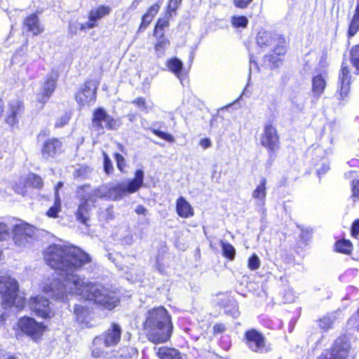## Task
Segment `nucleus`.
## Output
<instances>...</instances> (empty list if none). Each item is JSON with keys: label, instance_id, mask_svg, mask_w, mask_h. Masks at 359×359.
Returning a JSON list of instances; mask_svg holds the SVG:
<instances>
[{"label": "nucleus", "instance_id": "f704fd0d", "mask_svg": "<svg viewBox=\"0 0 359 359\" xmlns=\"http://www.w3.org/2000/svg\"><path fill=\"white\" fill-rule=\"evenodd\" d=\"M221 246L224 256L230 260H233L236 255V250L234 247L232 245L223 241H221Z\"/></svg>", "mask_w": 359, "mask_h": 359}, {"label": "nucleus", "instance_id": "0eeeda50", "mask_svg": "<svg viewBox=\"0 0 359 359\" xmlns=\"http://www.w3.org/2000/svg\"><path fill=\"white\" fill-rule=\"evenodd\" d=\"M92 122L93 126L99 130H103L104 128L116 130L120 126V121L109 115L102 107L94 111Z\"/></svg>", "mask_w": 359, "mask_h": 359}, {"label": "nucleus", "instance_id": "603ef678", "mask_svg": "<svg viewBox=\"0 0 359 359\" xmlns=\"http://www.w3.org/2000/svg\"><path fill=\"white\" fill-rule=\"evenodd\" d=\"M152 20H153V18L151 15L145 13L142 16V22H141V25L140 27V29H146L148 27V25L150 24V22H151Z\"/></svg>", "mask_w": 359, "mask_h": 359}, {"label": "nucleus", "instance_id": "9b49d317", "mask_svg": "<svg viewBox=\"0 0 359 359\" xmlns=\"http://www.w3.org/2000/svg\"><path fill=\"white\" fill-rule=\"evenodd\" d=\"M97 85L93 81L85 83L81 90L76 95L77 102L82 107L93 104L96 100Z\"/></svg>", "mask_w": 359, "mask_h": 359}, {"label": "nucleus", "instance_id": "bb28decb", "mask_svg": "<svg viewBox=\"0 0 359 359\" xmlns=\"http://www.w3.org/2000/svg\"><path fill=\"white\" fill-rule=\"evenodd\" d=\"M111 11V8L109 6H99L97 8L91 9L89 13L88 18L90 21H97L104 16L109 15Z\"/></svg>", "mask_w": 359, "mask_h": 359}, {"label": "nucleus", "instance_id": "a878e982", "mask_svg": "<svg viewBox=\"0 0 359 359\" xmlns=\"http://www.w3.org/2000/svg\"><path fill=\"white\" fill-rule=\"evenodd\" d=\"M326 86V82L323 75L318 74L313 77L312 79V93L313 96L319 97Z\"/></svg>", "mask_w": 359, "mask_h": 359}, {"label": "nucleus", "instance_id": "5701e85b", "mask_svg": "<svg viewBox=\"0 0 359 359\" xmlns=\"http://www.w3.org/2000/svg\"><path fill=\"white\" fill-rule=\"evenodd\" d=\"M166 67L172 72L183 84L184 75L182 74L183 62L177 57H172L167 60Z\"/></svg>", "mask_w": 359, "mask_h": 359}, {"label": "nucleus", "instance_id": "6ab92c4d", "mask_svg": "<svg viewBox=\"0 0 359 359\" xmlns=\"http://www.w3.org/2000/svg\"><path fill=\"white\" fill-rule=\"evenodd\" d=\"M23 109L22 103L18 100L10 101L8 104V114L6 121L10 126H13L18 123L17 116Z\"/></svg>", "mask_w": 359, "mask_h": 359}, {"label": "nucleus", "instance_id": "2eb2a0df", "mask_svg": "<svg viewBox=\"0 0 359 359\" xmlns=\"http://www.w3.org/2000/svg\"><path fill=\"white\" fill-rule=\"evenodd\" d=\"M121 335V327L118 324L114 323L100 337L104 341L105 346L113 347L116 346L120 341Z\"/></svg>", "mask_w": 359, "mask_h": 359}, {"label": "nucleus", "instance_id": "2f4dec72", "mask_svg": "<svg viewBox=\"0 0 359 359\" xmlns=\"http://www.w3.org/2000/svg\"><path fill=\"white\" fill-rule=\"evenodd\" d=\"M61 211V201L59 194H55V202L52 207L47 211L46 215L49 217L55 218L57 217L58 213Z\"/></svg>", "mask_w": 359, "mask_h": 359}, {"label": "nucleus", "instance_id": "9d476101", "mask_svg": "<svg viewBox=\"0 0 359 359\" xmlns=\"http://www.w3.org/2000/svg\"><path fill=\"white\" fill-rule=\"evenodd\" d=\"M29 305L36 316L43 318H50L54 315L49 300L40 294L30 298Z\"/></svg>", "mask_w": 359, "mask_h": 359}, {"label": "nucleus", "instance_id": "a19ab883", "mask_svg": "<svg viewBox=\"0 0 359 359\" xmlns=\"http://www.w3.org/2000/svg\"><path fill=\"white\" fill-rule=\"evenodd\" d=\"M330 170V164L327 159H323L320 165H317V173L320 178L322 175H325Z\"/></svg>", "mask_w": 359, "mask_h": 359}, {"label": "nucleus", "instance_id": "3c124183", "mask_svg": "<svg viewBox=\"0 0 359 359\" xmlns=\"http://www.w3.org/2000/svg\"><path fill=\"white\" fill-rule=\"evenodd\" d=\"M161 3H162L161 0H159L158 2L154 4L153 6H150L146 14L149 15L152 18H154L158 12V11L161 8Z\"/></svg>", "mask_w": 359, "mask_h": 359}, {"label": "nucleus", "instance_id": "13d9d810", "mask_svg": "<svg viewBox=\"0 0 359 359\" xmlns=\"http://www.w3.org/2000/svg\"><path fill=\"white\" fill-rule=\"evenodd\" d=\"M352 187L353 195L359 198V180H353Z\"/></svg>", "mask_w": 359, "mask_h": 359}, {"label": "nucleus", "instance_id": "72a5a7b5", "mask_svg": "<svg viewBox=\"0 0 359 359\" xmlns=\"http://www.w3.org/2000/svg\"><path fill=\"white\" fill-rule=\"evenodd\" d=\"M335 249L339 252L349 254L352 250V244L347 240L339 241L335 243Z\"/></svg>", "mask_w": 359, "mask_h": 359}, {"label": "nucleus", "instance_id": "bf43d9fd", "mask_svg": "<svg viewBox=\"0 0 359 359\" xmlns=\"http://www.w3.org/2000/svg\"><path fill=\"white\" fill-rule=\"evenodd\" d=\"M97 26V24L96 23L95 21H90L89 20L88 22L84 23V24H82L81 25V29L83 30V29H92L93 27H95Z\"/></svg>", "mask_w": 359, "mask_h": 359}, {"label": "nucleus", "instance_id": "ddd939ff", "mask_svg": "<svg viewBox=\"0 0 359 359\" xmlns=\"http://www.w3.org/2000/svg\"><path fill=\"white\" fill-rule=\"evenodd\" d=\"M62 151V143L57 138H50L44 142L41 148V156L44 160L55 158Z\"/></svg>", "mask_w": 359, "mask_h": 359}, {"label": "nucleus", "instance_id": "4d7b16f0", "mask_svg": "<svg viewBox=\"0 0 359 359\" xmlns=\"http://www.w3.org/2000/svg\"><path fill=\"white\" fill-rule=\"evenodd\" d=\"M351 234L353 237H356L359 235V219H356L353 222L351 226Z\"/></svg>", "mask_w": 359, "mask_h": 359}, {"label": "nucleus", "instance_id": "de8ad7c7", "mask_svg": "<svg viewBox=\"0 0 359 359\" xmlns=\"http://www.w3.org/2000/svg\"><path fill=\"white\" fill-rule=\"evenodd\" d=\"M281 57L282 56H278L276 55L271 54L268 55L264 57L265 62H271L273 66L278 67L281 62Z\"/></svg>", "mask_w": 359, "mask_h": 359}, {"label": "nucleus", "instance_id": "4c0bfd02", "mask_svg": "<svg viewBox=\"0 0 359 359\" xmlns=\"http://www.w3.org/2000/svg\"><path fill=\"white\" fill-rule=\"evenodd\" d=\"M231 23L234 27L245 28L248 24V19L243 15L233 16L231 18Z\"/></svg>", "mask_w": 359, "mask_h": 359}, {"label": "nucleus", "instance_id": "864d4df0", "mask_svg": "<svg viewBox=\"0 0 359 359\" xmlns=\"http://www.w3.org/2000/svg\"><path fill=\"white\" fill-rule=\"evenodd\" d=\"M253 0H233V5L239 8H247Z\"/></svg>", "mask_w": 359, "mask_h": 359}, {"label": "nucleus", "instance_id": "1a4fd4ad", "mask_svg": "<svg viewBox=\"0 0 359 359\" xmlns=\"http://www.w3.org/2000/svg\"><path fill=\"white\" fill-rule=\"evenodd\" d=\"M34 235V229L27 223H20L13 229V241L19 247H25L31 242Z\"/></svg>", "mask_w": 359, "mask_h": 359}, {"label": "nucleus", "instance_id": "473e14b6", "mask_svg": "<svg viewBox=\"0 0 359 359\" xmlns=\"http://www.w3.org/2000/svg\"><path fill=\"white\" fill-rule=\"evenodd\" d=\"M169 45V40L161 36L155 45V51L158 57H162L165 54V51L168 48Z\"/></svg>", "mask_w": 359, "mask_h": 359}, {"label": "nucleus", "instance_id": "aec40b11", "mask_svg": "<svg viewBox=\"0 0 359 359\" xmlns=\"http://www.w3.org/2000/svg\"><path fill=\"white\" fill-rule=\"evenodd\" d=\"M176 211L177 215L182 218H189L194 215L193 208L183 196H180L177 200Z\"/></svg>", "mask_w": 359, "mask_h": 359}, {"label": "nucleus", "instance_id": "4be33fe9", "mask_svg": "<svg viewBox=\"0 0 359 359\" xmlns=\"http://www.w3.org/2000/svg\"><path fill=\"white\" fill-rule=\"evenodd\" d=\"M266 180L264 177H262L259 184L257 186L256 189L252 191V198L257 201V205L261 207H263L265 205L266 196Z\"/></svg>", "mask_w": 359, "mask_h": 359}, {"label": "nucleus", "instance_id": "5fc2aeb1", "mask_svg": "<svg viewBox=\"0 0 359 359\" xmlns=\"http://www.w3.org/2000/svg\"><path fill=\"white\" fill-rule=\"evenodd\" d=\"M332 324V320L330 317H324L320 320V326L324 330H327Z\"/></svg>", "mask_w": 359, "mask_h": 359}, {"label": "nucleus", "instance_id": "4468645a", "mask_svg": "<svg viewBox=\"0 0 359 359\" xmlns=\"http://www.w3.org/2000/svg\"><path fill=\"white\" fill-rule=\"evenodd\" d=\"M57 80V74L56 73L53 72L48 76L41 92L37 95V100L39 102L45 104L48 102L55 89Z\"/></svg>", "mask_w": 359, "mask_h": 359}, {"label": "nucleus", "instance_id": "dca6fc26", "mask_svg": "<svg viewBox=\"0 0 359 359\" xmlns=\"http://www.w3.org/2000/svg\"><path fill=\"white\" fill-rule=\"evenodd\" d=\"M350 348V344L346 337L338 338L333 346L330 359H346Z\"/></svg>", "mask_w": 359, "mask_h": 359}, {"label": "nucleus", "instance_id": "7c9ffc66", "mask_svg": "<svg viewBox=\"0 0 359 359\" xmlns=\"http://www.w3.org/2000/svg\"><path fill=\"white\" fill-rule=\"evenodd\" d=\"M292 107L296 111H302L306 104V99L302 94L292 96L290 98Z\"/></svg>", "mask_w": 359, "mask_h": 359}, {"label": "nucleus", "instance_id": "c03bdc74", "mask_svg": "<svg viewBox=\"0 0 359 359\" xmlns=\"http://www.w3.org/2000/svg\"><path fill=\"white\" fill-rule=\"evenodd\" d=\"M151 130L154 134H155L156 135H157L158 137L163 140H165L170 142H174V137L170 134L154 128L151 129Z\"/></svg>", "mask_w": 359, "mask_h": 359}, {"label": "nucleus", "instance_id": "39448f33", "mask_svg": "<svg viewBox=\"0 0 359 359\" xmlns=\"http://www.w3.org/2000/svg\"><path fill=\"white\" fill-rule=\"evenodd\" d=\"M19 289L18 281L11 276H0V295L8 306L15 301Z\"/></svg>", "mask_w": 359, "mask_h": 359}, {"label": "nucleus", "instance_id": "6e6d98bb", "mask_svg": "<svg viewBox=\"0 0 359 359\" xmlns=\"http://www.w3.org/2000/svg\"><path fill=\"white\" fill-rule=\"evenodd\" d=\"M212 330H213L214 334H220L225 331L226 327H225L224 324L217 323V324L214 325Z\"/></svg>", "mask_w": 359, "mask_h": 359}, {"label": "nucleus", "instance_id": "8fccbe9b", "mask_svg": "<svg viewBox=\"0 0 359 359\" xmlns=\"http://www.w3.org/2000/svg\"><path fill=\"white\" fill-rule=\"evenodd\" d=\"M115 160L116 161V165H117V168H118V170L121 172H123V169L126 167V161H125L124 157L121 154H120L118 153H116L115 154Z\"/></svg>", "mask_w": 359, "mask_h": 359}, {"label": "nucleus", "instance_id": "e2e57ef3", "mask_svg": "<svg viewBox=\"0 0 359 359\" xmlns=\"http://www.w3.org/2000/svg\"><path fill=\"white\" fill-rule=\"evenodd\" d=\"M123 242L125 244H127V245H132L133 243V242H134V239H133V236H131V235L126 236L123 238Z\"/></svg>", "mask_w": 359, "mask_h": 359}, {"label": "nucleus", "instance_id": "e433bc0d", "mask_svg": "<svg viewBox=\"0 0 359 359\" xmlns=\"http://www.w3.org/2000/svg\"><path fill=\"white\" fill-rule=\"evenodd\" d=\"M169 25V22L167 18L159 19L157 22L155 29L154 35L159 36L160 37L163 36V29Z\"/></svg>", "mask_w": 359, "mask_h": 359}, {"label": "nucleus", "instance_id": "393cba45", "mask_svg": "<svg viewBox=\"0 0 359 359\" xmlns=\"http://www.w3.org/2000/svg\"><path fill=\"white\" fill-rule=\"evenodd\" d=\"M276 36H277V34L265 30H261L258 32L256 37L257 43L262 48L269 46L273 43Z\"/></svg>", "mask_w": 359, "mask_h": 359}, {"label": "nucleus", "instance_id": "a18cd8bd", "mask_svg": "<svg viewBox=\"0 0 359 359\" xmlns=\"http://www.w3.org/2000/svg\"><path fill=\"white\" fill-rule=\"evenodd\" d=\"M9 229L8 226L0 220V241L9 238Z\"/></svg>", "mask_w": 359, "mask_h": 359}, {"label": "nucleus", "instance_id": "b1692460", "mask_svg": "<svg viewBox=\"0 0 359 359\" xmlns=\"http://www.w3.org/2000/svg\"><path fill=\"white\" fill-rule=\"evenodd\" d=\"M109 347L105 346L104 341L100 336H97L93 341L92 356L95 358L105 357L108 353L107 348Z\"/></svg>", "mask_w": 359, "mask_h": 359}, {"label": "nucleus", "instance_id": "c9c22d12", "mask_svg": "<svg viewBox=\"0 0 359 359\" xmlns=\"http://www.w3.org/2000/svg\"><path fill=\"white\" fill-rule=\"evenodd\" d=\"M182 0H168L166 7V14L168 17H172L176 13L177 10L180 8Z\"/></svg>", "mask_w": 359, "mask_h": 359}, {"label": "nucleus", "instance_id": "423d86ee", "mask_svg": "<svg viewBox=\"0 0 359 359\" xmlns=\"http://www.w3.org/2000/svg\"><path fill=\"white\" fill-rule=\"evenodd\" d=\"M244 340L248 348L254 352L264 353L271 350L264 335L255 329L245 332Z\"/></svg>", "mask_w": 359, "mask_h": 359}, {"label": "nucleus", "instance_id": "ea45409f", "mask_svg": "<svg viewBox=\"0 0 359 359\" xmlns=\"http://www.w3.org/2000/svg\"><path fill=\"white\" fill-rule=\"evenodd\" d=\"M351 61L355 68L359 71V44L352 48L351 52Z\"/></svg>", "mask_w": 359, "mask_h": 359}, {"label": "nucleus", "instance_id": "cd10ccee", "mask_svg": "<svg viewBox=\"0 0 359 359\" xmlns=\"http://www.w3.org/2000/svg\"><path fill=\"white\" fill-rule=\"evenodd\" d=\"M157 354L161 359H182L180 353L175 348L161 347Z\"/></svg>", "mask_w": 359, "mask_h": 359}, {"label": "nucleus", "instance_id": "6e6552de", "mask_svg": "<svg viewBox=\"0 0 359 359\" xmlns=\"http://www.w3.org/2000/svg\"><path fill=\"white\" fill-rule=\"evenodd\" d=\"M18 327L23 333L34 341L40 339L45 330V327L41 323H37L34 318L29 317L20 318Z\"/></svg>", "mask_w": 359, "mask_h": 359}, {"label": "nucleus", "instance_id": "20e7f679", "mask_svg": "<svg viewBox=\"0 0 359 359\" xmlns=\"http://www.w3.org/2000/svg\"><path fill=\"white\" fill-rule=\"evenodd\" d=\"M144 175V171L140 169L136 170L135 178L131 180L118 182L116 184H108L109 200L119 201L123 196L137 191L143 184Z\"/></svg>", "mask_w": 359, "mask_h": 359}, {"label": "nucleus", "instance_id": "49530a36", "mask_svg": "<svg viewBox=\"0 0 359 359\" xmlns=\"http://www.w3.org/2000/svg\"><path fill=\"white\" fill-rule=\"evenodd\" d=\"M103 157H104V170L107 174H109L113 170L112 163H111L109 156L105 152H103Z\"/></svg>", "mask_w": 359, "mask_h": 359}, {"label": "nucleus", "instance_id": "412c9836", "mask_svg": "<svg viewBox=\"0 0 359 359\" xmlns=\"http://www.w3.org/2000/svg\"><path fill=\"white\" fill-rule=\"evenodd\" d=\"M24 27L28 32H32L34 35H38L44 30L43 26L39 22L38 16L36 14H32L25 19L23 22Z\"/></svg>", "mask_w": 359, "mask_h": 359}, {"label": "nucleus", "instance_id": "680f3d73", "mask_svg": "<svg viewBox=\"0 0 359 359\" xmlns=\"http://www.w3.org/2000/svg\"><path fill=\"white\" fill-rule=\"evenodd\" d=\"M135 212L137 215H145L147 214V209L143 205H139L137 206V208L135 209Z\"/></svg>", "mask_w": 359, "mask_h": 359}, {"label": "nucleus", "instance_id": "f03ea898", "mask_svg": "<svg viewBox=\"0 0 359 359\" xmlns=\"http://www.w3.org/2000/svg\"><path fill=\"white\" fill-rule=\"evenodd\" d=\"M144 330L149 340L154 344L164 343L169 340L172 332L171 318L163 306L148 311Z\"/></svg>", "mask_w": 359, "mask_h": 359}, {"label": "nucleus", "instance_id": "c756f323", "mask_svg": "<svg viewBox=\"0 0 359 359\" xmlns=\"http://www.w3.org/2000/svg\"><path fill=\"white\" fill-rule=\"evenodd\" d=\"M359 29V3L356 6L355 13L349 25L348 36H354Z\"/></svg>", "mask_w": 359, "mask_h": 359}, {"label": "nucleus", "instance_id": "0e129e2a", "mask_svg": "<svg viewBox=\"0 0 359 359\" xmlns=\"http://www.w3.org/2000/svg\"><path fill=\"white\" fill-rule=\"evenodd\" d=\"M140 2V0H134L131 4L130 8L133 9H135L137 7V6L139 5Z\"/></svg>", "mask_w": 359, "mask_h": 359}, {"label": "nucleus", "instance_id": "f3484780", "mask_svg": "<svg viewBox=\"0 0 359 359\" xmlns=\"http://www.w3.org/2000/svg\"><path fill=\"white\" fill-rule=\"evenodd\" d=\"M23 183L25 182V185L23 187H20L18 184H15V190L17 193L20 194L22 195H25L27 193L26 188L27 187H34L36 189H41L43 186V180L42 179L34 174H29L25 180H23Z\"/></svg>", "mask_w": 359, "mask_h": 359}, {"label": "nucleus", "instance_id": "58836bf2", "mask_svg": "<svg viewBox=\"0 0 359 359\" xmlns=\"http://www.w3.org/2000/svg\"><path fill=\"white\" fill-rule=\"evenodd\" d=\"M74 313L77 320L83 323L88 315V311L83 306L76 305L74 307Z\"/></svg>", "mask_w": 359, "mask_h": 359}, {"label": "nucleus", "instance_id": "37998d69", "mask_svg": "<svg viewBox=\"0 0 359 359\" xmlns=\"http://www.w3.org/2000/svg\"><path fill=\"white\" fill-rule=\"evenodd\" d=\"M133 103L136 104L144 112H148L150 107L147 104V102L143 97H138L133 101Z\"/></svg>", "mask_w": 359, "mask_h": 359}, {"label": "nucleus", "instance_id": "052dcab7", "mask_svg": "<svg viewBox=\"0 0 359 359\" xmlns=\"http://www.w3.org/2000/svg\"><path fill=\"white\" fill-rule=\"evenodd\" d=\"M199 145L203 149H206L211 147V141L209 138H203L200 140Z\"/></svg>", "mask_w": 359, "mask_h": 359}, {"label": "nucleus", "instance_id": "79ce46f5", "mask_svg": "<svg viewBox=\"0 0 359 359\" xmlns=\"http://www.w3.org/2000/svg\"><path fill=\"white\" fill-rule=\"evenodd\" d=\"M260 260L259 257L254 254L248 259V267L250 269L255 271L259 268Z\"/></svg>", "mask_w": 359, "mask_h": 359}, {"label": "nucleus", "instance_id": "7ed1b4c3", "mask_svg": "<svg viewBox=\"0 0 359 359\" xmlns=\"http://www.w3.org/2000/svg\"><path fill=\"white\" fill-rule=\"evenodd\" d=\"M109 189L108 184H102L96 189H91L88 184L78 187L76 194L80 203L76 212V219L88 226L90 219V212L95 207L97 200H109Z\"/></svg>", "mask_w": 359, "mask_h": 359}, {"label": "nucleus", "instance_id": "338daca9", "mask_svg": "<svg viewBox=\"0 0 359 359\" xmlns=\"http://www.w3.org/2000/svg\"><path fill=\"white\" fill-rule=\"evenodd\" d=\"M7 359H18L16 357L14 356H10Z\"/></svg>", "mask_w": 359, "mask_h": 359}, {"label": "nucleus", "instance_id": "a211bd4d", "mask_svg": "<svg viewBox=\"0 0 359 359\" xmlns=\"http://www.w3.org/2000/svg\"><path fill=\"white\" fill-rule=\"evenodd\" d=\"M346 62H342L341 69L339 75V92L341 98L345 97L349 90L350 74Z\"/></svg>", "mask_w": 359, "mask_h": 359}, {"label": "nucleus", "instance_id": "f257e3e1", "mask_svg": "<svg viewBox=\"0 0 359 359\" xmlns=\"http://www.w3.org/2000/svg\"><path fill=\"white\" fill-rule=\"evenodd\" d=\"M46 264L55 270L43 283L42 290L53 298L65 301L79 295L111 310L119 303V295L99 283L86 282L75 273L90 262V255L74 245H49L43 253Z\"/></svg>", "mask_w": 359, "mask_h": 359}, {"label": "nucleus", "instance_id": "69168bd1", "mask_svg": "<svg viewBox=\"0 0 359 359\" xmlns=\"http://www.w3.org/2000/svg\"><path fill=\"white\" fill-rule=\"evenodd\" d=\"M62 183L59 182V183L57 184V187H55V194L56 193H57V194H58V189H59V188H60V187H62Z\"/></svg>", "mask_w": 359, "mask_h": 359}, {"label": "nucleus", "instance_id": "f8f14e48", "mask_svg": "<svg viewBox=\"0 0 359 359\" xmlns=\"http://www.w3.org/2000/svg\"><path fill=\"white\" fill-rule=\"evenodd\" d=\"M261 144L272 151L278 149L279 137L276 128L271 123H267L264 126V133L261 136Z\"/></svg>", "mask_w": 359, "mask_h": 359}, {"label": "nucleus", "instance_id": "09e8293b", "mask_svg": "<svg viewBox=\"0 0 359 359\" xmlns=\"http://www.w3.org/2000/svg\"><path fill=\"white\" fill-rule=\"evenodd\" d=\"M70 119V115L68 113H65L62 115L56 121L55 126L57 128H61L65 126L68 123Z\"/></svg>", "mask_w": 359, "mask_h": 359}, {"label": "nucleus", "instance_id": "c85d7f7f", "mask_svg": "<svg viewBox=\"0 0 359 359\" xmlns=\"http://www.w3.org/2000/svg\"><path fill=\"white\" fill-rule=\"evenodd\" d=\"M273 43H275L273 48L274 54L278 56H283L287 52V41L285 39L277 35L273 41Z\"/></svg>", "mask_w": 359, "mask_h": 359}]
</instances>
